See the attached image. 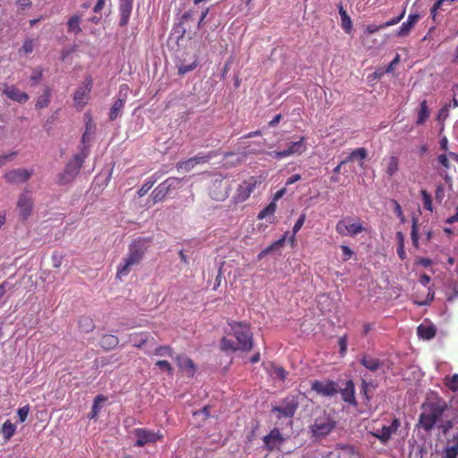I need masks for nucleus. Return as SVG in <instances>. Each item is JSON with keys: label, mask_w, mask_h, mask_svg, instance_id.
Here are the masks:
<instances>
[{"label": "nucleus", "mask_w": 458, "mask_h": 458, "mask_svg": "<svg viewBox=\"0 0 458 458\" xmlns=\"http://www.w3.org/2000/svg\"><path fill=\"white\" fill-rule=\"evenodd\" d=\"M420 19L419 14H410L408 20L404 21L397 31V36L404 37L407 36L411 29L414 27L418 20Z\"/></svg>", "instance_id": "bb28decb"}, {"label": "nucleus", "mask_w": 458, "mask_h": 458, "mask_svg": "<svg viewBox=\"0 0 458 458\" xmlns=\"http://www.w3.org/2000/svg\"><path fill=\"white\" fill-rule=\"evenodd\" d=\"M417 333L420 338L424 340H430L435 337L437 334V328L433 325H420L417 328Z\"/></svg>", "instance_id": "c85d7f7f"}, {"label": "nucleus", "mask_w": 458, "mask_h": 458, "mask_svg": "<svg viewBox=\"0 0 458 458\" xmlns=\"http://www.w3.org/2000/svg\"><path fill=\"white\" fill-rule=\"evenodd\" d=\"M401 426L399 419L394 418L389 425H383L380 429L371 434L382 444H386Z\"/></svg>", "instance_id": "9b49d317"}, {"label": "nucleus", "mask_w": 458, "mask_h": 458, "mask_svg": "<svg viewBox=\"0 0 458 458\" xmlns=\"http://www.w3.org/2000/svg\"><path fill=\"white\" fill-rule=\"evenodd\" d=\"M193 160L194 159L189 158L187 160L178 162L176 164V169L178 171H182V170L185 171V172L191 171L195 166Z\"/></svg>", "instance_id": "37998d69"}, {"label": "nucleus", "mask_w": 458, "mask_h": 458, "mask_svg": "<svg viewBox=\"0 0 458 458\" xmlns=\"http://www.w3.org/2000/svg\"><path fill=\"white\" fill-rule=\"evenodd\" d=\"M51 92L49 89H46L44 93L38 97L35 107L37 109H42L47 107L50 104Z\"/></svg>", "instance_id": "4c0bfd02"}, {"label": "nucleus", "mask_w": 458, "mask_h": 458, "mask_svg": "<svg viewBox=\"0 0 458 458\" xmlns=\"http://www.w3.org/2000/svg\"><path fill=\"white\" fill-rule=\"evenodd\" d=\"M445 385L451 391L458 390V374H454L452 377L445 378Z\"/></svg>", "instance_id": "49530a36"}, {"label": "nucleus", "mask_w": 458, "mask_h": 458, "mask_svg": "<svg viewBox=\"0 0 458 458\" xmlns=\"http://www.w3.org/2000/svg\"><path fill=\"white\" fill-rule=\"evenodd\" d=\"M181 179L177 177H169L161 182L155 190L152 191L151 197L154 203H158L163 201L167 194L171 192L172 190H175L180 186Z\"/></svg>", "instance_id": "423d86ee"}, {"label": "nucleus", "mask_w": 458, "mask_h": 458, "mask_svg": "<svg viewBox=\"0 0 458 458\" xmlns=\"http://www.w3.org/2000/svg\"><path fill=\"white\" fill-rule=\"evenodd\" d=\"M119 344V339L114 335H104L99 342V345L106 351L114 349Z\"/></svg>", "instance_id": "cd10ccee"}, {"label": "nucleus", "mask_w": 458, "mask_h": 458, "mask_svg": "<svg viewBox=\"0 0 458 458\" xmlns=\"http://www.w3.org/2000/svg\"><path fill=\"white\" fill-rule=\"evenodd\" d=\"M125 105V99L118 98L113 104L109 112V120L114 121L122 113Z\"/></svg>", "instance_id": "2f4dec72"}, {"label": "nucleus", "mask_w": 458, "mask_h": 458, "mask_svg": "<svg viewBox=\"0 0 458 458\" xmlns=\"http://www.w3.org/2000/svg\"><path fill=\"white\" fill-rule=\"evenodd\" d=\"M392 203L394 205V213L396 214V216L400 219L401 223H404L405 222V216L403 215V212L401 205L395 199H392Z\"/></svg>", "instance_id": "3c124183"}, {"label": "nucleus", "mask_w": 458, "mask_h": 458, "mask_svg": "<svg viewBox=\"0 0 458 458\" xmlns=\"http://www.w3.org/2000/svg\"><path fill=\"white\" fill-rule=\"evenodd\" d=\"M305 219H306V216L305 214H301L299 218L297 219L296 223L294 224L293 225V238L294 237V234H296L300 230L301 228L303 226V224L305 222Z\"/></svg>", "instance_id": "864d4df0"}, {"label": "nucleus", "mask_w": 458, "mask_h": 458, "mask_svg": "<svg viewBox=\"0 0 458 458\" xmlns=\"http://www.w3.org/2000/svg\"><path fill=\"white\" fill-rule=\"evenodd\" d=\"M306 149V139L301 136L299 140L292 142L286 149L273 151L269 155L274 158L281 159L293 155H301L305 152Z\"/></svg>", "instance_id": "6e6552de"}, {"label": "nucleus", "mask_w": 458, "mask_h": 458, "mask_svg": "<svg viewBox=\"0 0 458 458\" xmlns=\"http://www.w3.org/2000/svg\"><path fill=\"white\" fill-rule=\"evenodd\" d=\"M156 366H157L161 370L167 372L169 375H173L174 373V369L167 360H157L156 362Z\"/></svg>", "instance_id": "de8ad7c7"}, {"label": "nucleus", "mask_w": 458, "mask_h": 458, "mask_svg": "<svg viewBox=\"0 0 458 458\" xmlns=\"http://www.w3.org/2000/svg\"><path fill=\"white\" fill-rule=\"evenodd\" d=\"M3 94L18 103H26L30 98L26 92L21 91L14 85L4 84Z\"/></svg>", "instance_id": "f3484780"}, {"label": "nucleus", "mask_w": 458, "mask_h": 458, "mask_svg": "<svg viewBox=\"0 0 458 458\" xmlns=\"http://www.w3.org/2000/svg\"><path fill=\"white\" fill-rule=\"evenodd\" d=\"M63 256L58 251H54L52 254V261L54 267H60L62 265Z\"/></svg>", "instance_id": "6e6d98bb"}, {"label": "nucleus", "mask_w": 458, "mask_h": 458, "mask_svg": "<svg viewBox=\"0 0 458 458\" xmlns=\"http://www.w3.org/2000/svg\"><path fill=\"white\" fill-rule=\"evenodd\" d=\"M81 17L78 15L72 16L67 22L68 32L79 34L81 31L80 27Z\"/></svg>", "instance_id": "e433bc0d"}, {"label": "nucleus", "mask_w": 458, "mask_h": 458, "mask_svg": "<svg viewBox=\"0 0 458 458\" xmlns=\"http://www.w3.org/2000/svg\"><path fill=\"white\" fill-rule=\"evenodd\" d=\"M198 65L197 59H194L190 64H180L178 67V74L184 75L191 71H193Z\"/></svg>", "instance_id": "79ce46f5"}, {"label": "nucleus", "mask_w": 458, "mask_h": 458, "mask_svg": "<svg viewBox=\"0 0 458 458\" xmlns=\"http://www.w3.org/2000/svg\"><path fill=\"white\" fill-rule=\"evenodd\" d=\"M132 10V0H122L120 4V26H126Z\"/></svg>", "instance_id": "412c9836"}, {"label": "nucleus", "mask_w": 458, "mask_h": 458, "mask_svg": "<svg viewBox=\"0 0 458 458\" xmlns=\"http://www.w3.org/2000/svg\"><path fill=\"white\" fill-rule=\"evenodd\" d=\"M33 202L31 198L26 193H22L17 202L20 215L23 220H26L31 214Z\"/></svg>", "instance_id": "6ab92c4d"}, {"label": "nucleus", "mask_w": 458, "mask_h": 458, "mask_svg": "<svg viewBox=\"0 0 458 458\" xmlns=\"http://www.w3.org/2000/svg\"><path fill=\"white\" fill-rule=\"evenodd\" d=\"M104 401H106V397L102 394H98L95 397L94 403L92 405L91 411H90V416H89L90 418H94L98 415V413L99 411L98 403L104 402Z\"/></svg>", "instance_id": "a18cd8bd"}, {"label": "nucleus", "mask_w": 458, "mask_h": 458, "mask_svg": "<svg viewBox=\"0 0 458 458\" xmlns=\"http://www.w3.org/2000/svg\"><path fill=\"white\" fill-rule=\"evenodd\" d=\"M92 86L93 80L91 76H88L82 84L75 90L73 95V102L74 106L78 110H81L88 104Z\"/></svg>", "instance_id": "0eeeda50"}, {"label": "nucleus", "mask_w": 458, "mask_h": 458, "mask_svg": "<svg viewBox=\"0 0 458 458\" xmlns=\"http://www.w3.org/2000/svg\"><path fill=\"white\" fill-rule=\"evenodd\" d=\"M235 342L228 337L221 339V349L223 351H242L249 352L253 347L252 333L248 324L233 322L230 324Z\"/></svg>", "instance_id": "7ed1b4c3"}, {"label": "nucleus", "mask_w": 458, "mask_h": 458, "mask_svg": "<svg viewBox=\"0 0 458 458\" xmlns=\"http://www.w3.org/2000/svg\"><path fill=\"white\" fill-rule=\"evenodd\" d=\"M367 156H368V151L365 148H355L349 154V156L344 160L341 161V165L353 162L354 160H359L360 166L363 167L364 166L363 160L367 157Z\"/></svg>", "instance_id": "5701e85b"}, {"label": "nucleus", "mask_w": 458, "mask_h": 458, "mask_svg": "<svg viewBox=\"0 0 458 458\" xmlns=\"http://www.w3.org/2000/svg\"><path fill=\"white\" fill-rule=\"evenodd\" d=\"M417 263L425 267H428L432 265V260L428 258H419Z\"/></svg>", "instance_id": "0e129e2a"}, {"label": "nucleus", "mask_w": 458, "mask_h": 458, "mask_svg": "<svg viewBox=\"0 0 458 458\" xmlns=\"http://www.w3.org/2000/svg\"><path fill=\"white\" fill-rule=\"evenodd\" d=\"M41 78H42V71L39 69L34 70L30 75V80L34 83H38L41 80Z\"/></svg>", "instance_id": "680f3d73"}, {"label": "nucleus", "mask_w": 458, "mask_h": 458, "mask_svg": "<svg viewBox=\"0 0 458 458\" xmlns=\"http://www.w3.org/2000/svg\"><path fill=\"white\" fill-rule=\"evenodd\" d=\"M34 49V42L33 39L28 38L23 42L21 51H23L25 54H30Z\"/></svg>", "instance_id": "5fc2aeb1"}, {"label": "nucleus", "mask_w": 458, "mask_h": 458, "mask_svg": "<svg viewBox=\"0 0 458 458\" xmlns=\"http://www.w3.org/2000/svg\"><path fill=\"white\" fill-rule=\"evenodd\" d=\"M96 131V124L92 119V117L89 114H85V131L81 137L82 147L86 146L85 144L89 142L91 137L95 134Z\"/></svg>", "instance_id": "393cba45"}, {"label": "nucleus", "mask_w": 458, "mask_h": 458, "mask_svg": "<svg viewBox=\"0 0 458 458\" xmlns=\"http://www.w3.org/2000/svg\"><path fill=\"white\" fill-rule=\"evenodd\" d=\"M341 396L344 402L353 406L357 405L355 388L352 380H348L345 383V386L341 390Z\"/></svg>", "instance_id": "aec40b11"}, {"label": "nucleus", "mask_w": 458, "mask_h": 458, "mask_svg": "<svg viewBox=\"0 0 458 458\" xmlns=\"http://www.w3.org/2000/svg\"><path fill=\"white\" fill-rule=\"evenodd\" d=\"M260 183L261 180L255 176H251L243 181L238 188V195L241 200H246Z\"/></svg>", "instance_id": "ddd939ff"}, {"label": "nucleus", "mask_w": 458, "mask_h": 458, "mask_svg": "<svg viewBox=\"0 0 458 458\" xmlns=\"http://www.w3.org/2000/svg\"><path fill=\"white\" fill-rule=\"evenodd\" d=\"M79 328L81 332L89 333L94 330L95 324L93 319L88 316H82L79 319Z\"/></svg>", "instance_id": "72a5a7b5"}, {"label": "nucleus", "mask_w": 458, "mask_h": 458, "mask_svg": "<svg viewBox=\"0 0 458 458\" xmlns=\"http://www.w3.org/2000/svg\"><path fill=\"white\" fill-rule=\"evenodd\" d=\"M411 222H412V225H411V238L412 245L415 248H419L418 218L413 216L411 219Z\"/></svg>", "instance_id": "58836bf2"}, {"label": "nucleus", "mask_w": 458, "mask_h": 458, "mask_svg": "<svg viewBox=\"0 0 458 458\" xmlns=\"http://www.w3.org/2000/svg\"><path fill=\"white\" fill-rule=\"evenodd\" d=\"M423 201V208L428 211H432V199L430 194L426 190L420 191Z\"/></svg>", "instance_id": "c03bdc74"}, {"label": "nucleus", "mask_w": 458, "mask_h": 458, "mask_svg": "<svg viewBox=\"0 0 458 458\" xmlns=\"http://www.w3.org/2000/svg\"><path fill=\"white\" fill-rule=\"evenodd\" d=\"M284 441V438L278 428H273L268 435L263 437L265 448L271 452L279 447Z\"/></svg>", "instance_id": "4468645a"}, {"label": "nucleus", "mask_w": 458, "mask_h": 458, "mask_svg": "<svg viewBox=\"0 0 458 458\" xmlns=\"http://www.w3.org/2000/svg\"><path fill=\"white\" fill-rule=\"evenodd\" d=\"M134 434L137 437L135 445L139 447L144 446L148 443H156L162 438V436L145 428H136Z\"/></svg>", "instance_id": "f8f14e48"}, {"label": "nucleus", "mask_w": 458, "mask_h": 458, "mask_svg": "<svg viewBox=\"0 0 458 458\" xmlns=\"http://www.w3.org/2000/svg\"><path fill=\"white\" fill-rule=\"evenodd\" d=\"M437 161L446 169H449L451 166L450 162L448 160V157L445 154L439 155L437 157Z\"/></svg>", "instance_id": "13d9d810"}, {"label": "nucleus", "mask_w": 458, "mask_h": 458, "mask_svg": "<svg viewBox=\"0 0 458 458\" xmlns=\"http://www.w3.org/2000/svg\"><path fill=\"white\" fill-rule=\"evenodd\" d=\"M397 255L401 260H404L406 259V252L404 250V246H397Z\"/></svg>", "instance_id": "338daca9"}, {"label": "nucleus", "mask_w": 458, "mask_h": 458, "mask_svg": "<svg viewBox=\"0 0 458 458\" xmlns=\"http://www.w3.org/2000/svg\"><path fill=\"white\" fill-rule=\"evenodd\" d=\"M163 174L164 173L157 172L153 175H151L138 191L139 197L141 198L145 196L148 193V191L153 187L155 182L157 180H159Z\"/></svg>", "instance_id": "c756f323"}, {"label": "nucleus", "mask_w": 458, "mask_h": 458, "mask_svg": "<svg viewBox=\"0 0 458 458\" xmlns=\"http://www.w3.org/2000/svg\"><path fill=\"white\" fill-rule=\"evenodd\" d=\"M428 117H429V111L428 108V104H427L426 100H423L420 105V109L418 112V119H417L416 123L418 125L424 124Z\"/></svg>", "instance_id": "c9c22d12"}, {"label": "nucleus", "mask_w": 458, "mask_h": 458, "mask_svg": "<svg viewBox=\"0 0 458 458\" xmlns=\"http://www.w3.org/2000/svg\"><path fill=\"white\" fill-rule=\"evenodd\" d=\"M130 342L136 348H141L148 342L147 333H134L130 335Z\"/></svg>", "instance_id": "f704fd0d"}, {"label": "nucleus", "mask_w": 458, "mask_h": 458, "mask_svg": "<svg viewBox=\"0 0 458 458\" xmlns=\"http://www.w3.org/2000/svg\"><path fill=\"white\" fill-rule=\"evenodd\" d=\"M89 154V148L84 146L81 148V152L75 154L65 165L64 169L59 174L57 183L59 185H65L74 181L79 174L85 159Z\"/></svg>", "instance_id": "20e7f679"}, {"label": "nucleus", "mask_w": 458, "mask_h": 458, "mask_svg": "<svg viewBox=\"0 0 458 458\" xmlns=\"http://www.w3.org/2000/svg\"><path fill=\"white\" fill-rule=\"evenodd\" d=\"M276 203L271 201L265 208H263L258 215V219H264L267 216L274 215L276 210Z\"/></svg>", "instance_id": "ea45409f"}, {"label": "nucleus", "mask_w": 458, "mask_h": 458, "mask_svg": "<svg viewBox=\"0 0 458 458\" xmlns=\"http://www.w3.org/2000/svg\"><path fill=\"white\" fill-rule=\"evenodd\" d=\"M154 354L157 356L173 357L174 351L170 345H159L155 349Z\"/></svg>", "instance_id": "a19ab883"}, {"label": "nucleus", "mask_w": 458, "mask_h": 458, "mask_svg": "<svg viewBox=\"0 0 458 458\" xmlns=\"http://www.w3.org/2000/svg\"><path fill=\"white\" fill-rule=\"evenodd\" d=\"M151 238L140 237L133 240L128 248V253L118 265L116 271V278L122 280L127 276L133 266L139 265L145 256Z\"/></svg>", "instance_id": "f03ea898"}, {"label": "nucleus", "mask_w": 458, "mask_h": 458, "mask_svg": "<svg viewBox=\"0 0 458 458\" xmlns=\"http://www.w3.org/2000/svg\"><path fill=\"white\" fill-rule=\"evenodd\" d=\"M339 14L341 16V26L342 29L346 32L350 33L352 29V21L347 12L344 9L342 4H339Z\"/></svg>", "instance_id": "7c9ffc66"}, {"label": "nucleus", "mask_w": 458, "mask_h": 458, "mask_svg": "<svg viewBox=\"0 0 458 458\" xmlns=\"http://www.w3.org/2000/svg\"><path fill=\"white\" fill-rule=\"evenodd\" d=\"M176 361L178 367L185 371L189 376H193L196 371V366L193 360L187 357L176 356Z\"/></svg>", "instance_id": "a878e982"}, {"label": "nucleus", "mask_w": 458, "mask_h": 458, "mask_svg": "<svg viewBox=\"0 0 458 458\" xmlns=\"http://www.w3.org/2000/svg\"><path fill=\"white\" fill-rule=\"evenodd\" d=\"M29 412H30L29 405H25V406L18 409L17 414H18V417H19V420L21 422H24L27 420Z\"/></svg>", "instance_id": "603ef678"}, {"label": "nucleus", "mask_w": 458, "mask_h": 458, "mask_svg": "<svg viewBox=\"0 0 458 458\" xmlns=\"http://www.w3.org/2000/svg\"><path fill=\"white\" fill-rule=\"evenodd\" d=\"M369 384L368 382H366L365 380H362L361 394L364 396V398L367 401L370 400V396L369 395Z\"/></svg>", "instance_id": "052dcab7"}, {"label": "nucleus", "mask_w": 458, "mask_h": 458, "mask_svg": "<svg viewBox=\"0 0 458 458\" xmlns=\"http://www.w3.org/2000/svg\"><path fill=\"white\" fill-rule=\"evenodd\" d=\"M347 343H348V337L346 335L341 336L338 340V344L340 347L339 353L342 357H344L346 354Z\"/></svg>", "instance_id": "09e8293b"}, {"label": "nucleus", "mask_w": 458, "mask_h": 458, "mask_svg": "<svg viewBox=\"0 0 458 458\" xmlns=\"http://www.w3.org/2000/svg\"><path fill=\"white\" fill-rule=\"evenodd\" d=\"M360 363L369 371L376 372L382 366V361L369 354H363L360 359Z\"/></svg>", "instance_id": "b1692460"}, {"label": "nucleus", "mask_w": 458, "mask_h": 458, "mask_svg": "<svg viewBox=\"0 0 458 458\" xmlns=\"http://www.w3.org/2000/svg\"><path fill=\"white\" fill-rule=\"evenodd\" d=\"M32 175V171L24 168L13 169L4 174V179L11 183L27 182Z\"/></svg>", "instance_id": "dca6fc26"}, {"label": "nucleus", "mask_w": 458, "mask_h": 458, "mask_svg": "<svg viewBox=\"0 0 458 458\" xmlns=\"http://www.w3.org/2000/svg\"><path fill=\"white\" fill-rule=\"evenodd\" d=\"M311 389L323 396H333L337 393L336 384L333 381L314 380L311 384Z\"/></svg>", "instance_id": "2eb2a0df"}, {"label": "nucleus", "mask_w": 458, "mask_h": 458, "mask_svg": "<svg viewBox=\"0 0 458 458\" xmlns=\"http://www.w3.org/2000/svg\"><path fill=\"white\" fill-rule=\"evenodd\" d=\"M255 146L258 148L252 147V148H250V146H245L243 148L245 154H258L263 152V142H256Z\"/></svg>", "instance_id": "8fccbe9b"}, {"label": "nucleus", "mask_w": 458, "mask_h": 458, "mask_svg": "<svg viewBox=\"0 0 458 458\" xmlns=\"http://www.w3.org/2000/svg\"><path fill=\"white\" fill-rule=\"evenodd\" d=\"M404 13H405V11H403L399 16H396V17L391 19L390 21H386L380 25L369 24L366 27V32L368 34H374L382 29L395 25L403 20V18L404 17Z\"/></svg>", "instance_id": "4be33fe9"}, {"label": "nucleus", "mask_w": 458, "mask_h": 458, "mask_svg": "<svg viewBox=\"0 0 458 458\" xmlns=\"http://www.w3.org/2000/svg\"><path fill=\"white\" fill-rule=\"evenodd\" d=\"M335 427V422L328 416L318 417L310 427L311 431L316 437H325L328 435Z\"/></svg>", "instance_id": "1a4fd4ad"}, {"label": "nucleus", "mask_w": 458, "mask_h": 458, "mask_svg": "<svg viewBox=\"0 0 458 458\" xmlns=\"http://www.w3.org/2000/svg\"><path fill=\"white\" fill-rule=\"evenodd\" d=\"M341 250L343 251V260H349L352 258L353 251L346 245H341Z\"/></svg>", "instance_id": "4d7b16f0"}, {"label": "nucleus", "mask_w": 458, "mask_h": 458, "mask_svg": "<svg viewBox=\"0 0 458 458\" xmlns=\"http://www.w3.org/2000/svg\"><path fill=\"white\" fill-rule=\"evenodd\" d=\"M298 408V403L293 399H284L280 406H273L271 411L276 413V419L293 418Z\"/></svg>", "instance_id": "9d476101"}, {"label": "nucleus", "mask_w": 458, "mask_h": 458, "mask_svg": "<svg viewBox=\"0 0 458 458\" xmlns=\"http://www.w3.org/2000/svg\"><path fill=\"white\" fill-rule=\"evenodd\" d=\"M17 4L22 8V9H25V8H28L31 5V1L30 0H18L17 1Z\"/></svg>", "instance_id": "774afa93"}, {"label": "nucleus", "mask_w": 458, "mask_h": 458, "mask_svg": "<svg viewBox=\"0 0 458 458\" xmlns=\"http://www.w3.org/2000/svg\"><path fill=\"white\" fill-rule=\"evenodd\" d=\"M210 194H211L212 198L216 200H222L225 198H226V196H227L226 191H225L223 192H219V193H216L214 191H212Z\"/></svg>", "instance_id": "69168bd1"}, {"label": "nucleus", "mask_w": 458, "mask_h": 458, "mask_svg": "<svg viewBox=\"0 0 458 458\" xmlns=\"http://www.w3.org/2000/svg\"><path fill=\"white\" fill-rule=\"evenodd\" d=\"M336 233L341 236L354 237L365 231V227L359 218L350 216L340 219L335 225Z\"/></svg>", "instance_id": "39448f33"}, {"label": "nucleus", "mask_w": 458, "mask_h": 458, "mask_svg": "<svg viewBox=\"0 0 458 458\" xmlns=\"http://www.w3.org/2000/svg\"><path fill=\"white\" fill-rule=\"evenodd\" d=\"M16 425L7 420L4 422L1 428V433L3 434L5 442L9 441L11 437L15 434Z\"/></svg>", "instance_id": "473e14b6"}, {"label": "nucleus", "mask_w": 458, "mask_h": 458, "mask_svg": "<svg viewBox=\"0 0 458 458\" xmlns=\"http://www.w3.org/2000/svg\"><path fill=\"white\" fill-rule=\"evenodd\" d=\"M400 62V55L396 54L393 61L387 65L386 72H391L394 70V65Z\"/></svg>", "instance_id": "e2e57ef3"}, {"label": "nucleus", "mask_w": 458, "mask_h": 458, "mask_svg": "<svg viewBox=\"0 0 458 458\" xmlns=\"http://www.w3.org/2000/svg\"><path fill=\"white\" fill-rule=\"evenodd\" d=\"M382 165L386 174L391 178L397 174L400 169V161L395 154H391L383 158Z\"/></svg>", "instance_id": "a211bd4d"}, {"label": "nucleus", "mask_w": 458, "mask_h": 458, "mask_svg": "<svg viewBox=\"0 0 458 458\" xmlns=\"http://www.w3.org/2000/svg\"><path fill=\"white\" fill-rule=\"evenodd\" d=\"M210 157H211L210 155H207V156H196V157H191V158L194 159L193 163L196 165L197 164H204V163L208 162Z\"/></svg>", "instance_id": "bf43d9fd"}, {"label": "nucleus", "mask_w": 458, "mask_h": 458, "mask_svg": "<svg viewBox=\"0 0 458 458\" xmlns=\"http://www.w3.org/2000/svg\"><path fill=\"white\" fill-rule=\"evenodd\" d=\"M449 411L450 409L443 400L430 403L424 406V410L420 415L419 426L427 432H429L437 426L442 429L444 434H446L453 428V422L448 418Z\"/></svg>", "instance_id": "f257e3e1"}]
</instances>
